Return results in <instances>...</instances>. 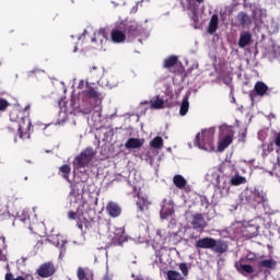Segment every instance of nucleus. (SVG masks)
<instances>
[{
    "label": "nucleus",
    "instance_id": "nucleus-10",
    "mask_svg": "<svg viewBox=\"0 0 280 280\" xmlns=\"http://www.w3.org/2000/svg\"><path fill=\"white\" fill-rule=\"evenodd\" d=\"M191 226L195 231H205L207 229V221H205L202 213H196L192 217Z\"/></svg>",
    "mask_w": 280,
    "mask_h": 280
},
{
    "label": "nucleus",
    "instance_id": "nucleus-9",
    "mask_svg": "<svg viewBox=\"0 0 280 280\" xmlns=\"http://www.w3.org/2000/svg\"><path fill=\"white\" fill-rule=\"evenodd\" d=\"M32 128V121L23 119L19 125V137L20 139H30V130Z\"/></svg>",
    "mask_w": 280,
    "mask_h": 280
},
{
    "label": "nucleus",
    "instance_id": "nucleus-32",
    "mask_svg": "<svg viewBox=\"0 0 280 280\" xmlns=\"http://www.w3.org/2000/svg\"><path fill=\"white\" fill-rule=\"evenodd\" d=\"M186 10H189L192 14V21H198V9H196V4L191 0H187Z\"/></svg>",
    "mask_w": 280,
    "mask_h": 280
},
{
    "label": "nucleus",
    "instance_id": "nucleus-46",
    "mask_svg": "<svg viewBox=\"0 0 280 280\" xmlns=\"http://www.w3.org/2000/svg\"><path fill=\"white\" fill-rule=\"evenodd\" d=\"M247 260L248 261H255V254H248L247 255Z\"/></svg>",
    "mask_w": 280,
    "mask_h": 280
},
{
    "label": "nucleus",
    "instance_id": "nucleus-23",
    "mask_svg": "<svg viewBox=\"0 0 280 280\" xmlns=\"http://www.w3.org/2000/svg\"><path fill=\"white\" fill-rule=\"evenodd\" d=\"M127 241L128 240L126 238V231H124V229H118L114 236V243L118 246H121V244Z\"/></svg>",
    "mask_w": 280,
    "mask_h": 280
},
{
    "label": "nucleus",
    "instance_id": "nucleus-24",
    "mask_svg": "<svg viewBox=\"0 0 280 280\" xmlns=\"http://www.w3.org/2000/svg\"><path fill=\"white\" fill-rule=\"evenodd\" d=\"M218 23H219L218 14H213L211 16L209 25H208L209 34H215V32H218Z\"/></svg>",
    "mask_w": 280,
    "mask_h": 280
},
{
    "label": "nucleus",
    "instance_id": "nucleus-40",
    "mask_svg": "<svg viewBox=\"0 0 280 280\" xmlns=\"http://www.w3.org/2000/svg\"><path fill=\"white\" fill-rule=\"evenodd\" d=\"M78 279H79V280H84V279H86V271H84V269H82V268H79V269H78Z\"/></svg>",
    "mask_w": 280,
    "mask_h": 280
},
{
    "label": "nucleus",
    "instance_id": "nucleus-22",
    "mask_svg": "<svg viewBox=\"0 0 280 280\" xmlns=\"http://www.w3.org/2000/svg\"><path fill=\"white\" fill-rule=\"evenodd\" d=\"M136 205L140 213H143L144 211H148V209H150L151 202L145 197H138Z\"/></svg>",
    "mask_w": 280,
    "mask_h": 280
},
{
    "label": "nucleus",
    "instance_id": "nucleus-3",
    "mask_svg": "<svg viewBox=\"0 0 280 280\" xmlns=\"http://www.w3.org/2000/svg\"><path fill=\"white\" fill-rule=\"evenodd\" d=\"M93 159H95V151L93 148L88 147L75 156L73 166L77 170H83L84 167H89Z\"/></svg>",
    "mask_w": 280,
    "mask_h": 280
},
{
    "label": "nucleus",
    "instance_id": "nucleus-56",
    "mask_svg": "<svg viewBox=\"0 0 280 280\" xmlns=\"http://www.w3.org/2000/svg\"><path fill=\"white\" fill-rule=\"evenodd\" d=\"M2 62L0 61V67H1Z\"/></svg>",
    "mask_w": 280,
    "mask_h": 280
},
{
    "label": "nucleus",
    "instance_id": "nucleus-41",
    "mask_svg": "<svg viewBox=\"0 0 280 280\" xmlns=\"http://www.w3.org/2000/svg\"><path fill=\"white\" fill-rule=\"evenodd\" d=\"M36 73H43V70H40V69H38V68H35V69H33V70H30V71L27 72V75H28V78H34V75H36Z\"/></svg>",
    "mask_w": 280,
    "mask_h": 280
},
{
    "label": "nucleus",
    "instance_id": "nucleus-21",
    "mask_svg": "<svg viewBox=\"0 0 280 280\" xmlns=\"http://www.w3.org/2000/svg\"><path fill=\"white\" fill-rule=\"evenodd\" d=\"M237 21L242 27H246V25H253V19L246 12H240L237 14Z\"/></svg>",
    "mask_w": 280,
    "mask_h": 280
},
{
    "label": "nucleus",
    "instance_id": "nucleus-8",
    "mask_svg": "<svg viewBox=\"0 0 280 280\" xmlns=\"http://www.w3.org/2000/svg\"><path fill=\"white\" fill-rule=\"evenodd\" d=\"M124 32L128 38H137V36H141V26L137 23L126 24Z\"/></svg>",
    "mask_w": 280,
    "mask_h": 280
},
{
    "label": "nucleus",
    "instance_id": "nucleus-45",
    "mask_svg": "<svg viewBox=\"0 0 280 280\" xmlns=\"http://www.w3.org/2000/svg\"><path fill=\"white\" fill-rule=\"evenodd\" d=\"M22 215H24V218L21 219L22 222L30 220V215L25 213V211L22 212Z\"/></svg>",
    "mask_w": 280,
    "mask_h": 280
},
{
    "label": "nucleus",
    "instance_id": "nucleus-47",
    "mask_svg": "<svg viewBox=\"0 0 280 280\" xmlns=\"http://www.w3.org/2000/svg\"><path fill=\"white\" fill-rule=\"evenodd\" d=\"M15 278H14V275H12V273H7L5 275V280H14Z\"/></svg>",
    "mask_w": 280,
    "mask_h": 280
},
{
    "label": "nucleus",
    "instance_id": "nucleus-49",
    "mask_svg": "<svg viewBox=\"0 0 280 280\" xmlns=\"http://www.w3.org/2000/svg\"><path fill=\"white\" fill-rule=\"evenodd\" d=\"M0 261H5V256L3 255V250L0 249Z\"/></svg>",
    "mask_w": 280,
    "mask_h": 280
},
{
    "label": "nucleus",
    "instance_id": "nucleus-42",
    "mask_svg": "<svg viewBox=\"0 0 280 280\" xmlns=\"http://www.w3.org/2000/svg\"><path fill=\"white\" fill-rule=\"evenodd\" d=\"M238 141L241 143H246V131H243L240 136H238Z\"/></svg>",
    "mask_w": 280,
    "mask_h": 280
},
{
    "label": "nucleus",
    "instance_id": "nucleus-52",
    "mask_svg": "<svg viewBox=\"0 0 280 280\" xmlns=\"http://www.w3.org/2000/svg\"><path fill=\"white\" fill-rule=\"evenodd\" d=\"M197 3H205V0H195Z\"/></svg>",
    "mask_w": 280,
    "mask_h": 280
},
{
    "label": "nucleus",
    "instance_id": "nucleus-26",
    "mask_svg": "<svg viewBox=\"0 0 280 280\" xmlns=\"http://www.w3.org/2000/svg\"><path fill=\"white\" fill-rule=\"evenodd\" d=\"M226 175H218L215 186L218 189H229V182Z\"/></svg>",
    "mask_w": 280,
    "mask_h": 280
},
{
    "label": "nucleus",
    "instance_id": "nucleus-31",
    "mask_svg": "<svg viewBox=\"0 0 280 280\" xmlns=\"http://www.w3.org/2000/svg\"><path fill=\"white\" fill-rule=\"evenodd\" d=\"M187 113H189V96H185L183 98V102L179 108V115H182V117H185Z\"/></svg>",
    "mask_w": 280,
    "mask_h": 280
},
{
    "label": "nucleus",
    "instance_id": "nucleus-29",
    "mask_svg": "<svg viewBox=\"0 0 280 280\" xmlns=\"http://www.w3.org/2000/svg\"><path fill=\"white\" fill-rule=\"evenodd\" d=\"M106 28H100L96 33H94V37H92V43H97V40H101V43H104V39H106Z\"/></svg>",
    "mask_w": 280,
    "mask_h": 280
},
{
    "label": "nucleus",
    "instance_id": "nucleus-11",
    "mask_svg": "<svg viewBox=\"0 0 280 280\" xmlns=\"http://www.w3.org/2000/svg\"><path fill=\"white\" fill-rule=\"evenodd\" d=\"M106 211L109 218H119L121 215V206L115 201H108L106 206Z\"/></svg>",
    "mask_w": 280,
    "mask_h": 280
},
{
    "label": "nucleus",
    "instance_id": "nucleus-1",
    "mask_svg": "<svg viewBox=\"0 0 280 280\" xmlns=\"http://www.w3.org/2000/svg\"><path fill=\"white\" fill-rule=\"evenodd\" d=\"M195 247L198 248H203L206 250L210 249L213 250V253H219V255H222L229 250V245L222 240H215L213 237H203L199 238L195 243Z\"/></svg>",
    "mask_w": 280,
    "mask_h": 280
},
{
    "label": "nucleus",
    "instance_id": "nucleus-5",
    "mask_svg": "<svg viewBox=\"0 0 280 280\" xmlns=\"http://www.w3.org/2000/svg\"><path fill=\"white\" fill-rule=\"evenodd\" d=\"M268 199L266 198V192L254 189L247 197L246 202L252 207H258V205H264Z\"/></svg>",
    "mask_w": 280,
    "mask_h": 280
},
{
    "label": "nucleus",
    "instance_id": "nucleus-44",
    "mask_svg": "<svg viewBox=\"0 0 280 280\" xmlns=\"http://www.w3.org/2000/svg\"><path fill=\"white\" fill-rule=\"evenodd\" d=\"M0 242H2V250H8V244H5V236H0Z\"/></svg>",
    "mask_w": 280,
    "mask_h": 280
},
{
    "label": "nucleus",
    "instance_id": "nucleus-34",
    "mask_svg": "<svg viewBox=\"0 0 280 280\" xmlns=\"http://www.w3.org/2000/svg\"><path fill=\"white\" fill-rule=\"evenodd\" d=\"M151 108L159 110L165 106V101L163 98H160L159 96L155 100L150 101Z\"/></svg>",
    "mask_w": 280,
    "mask_h": 280
},
{
    "label": "nucleus",
    "instance_id": "nucleus-28",
    "mask_svg": "<svg viewBox=\"0 0 280 280\" xmlns=\"http://www.w3.org/2000/svg\"><path fill=\"white\" fill-rule=\"evenodd\" d=\"M246 183V177L236 174L230 178V185L233 187H237L240 185H244Z\"/></svg>",
    "mask_w": 280,
    "mask_h": 280
},
{
    "label": "nucleus",
    "instance_id": "nucleus-39",
    "mask_svg": "<svg viewBox=\"0 0 280 280\" xmlns=\"http://www.w3.org/2000/svg\"><path fill=\"white\" fill-rule=\"evenodd\" d=\"M179 270L182 271L184 277H187V275H189V269L187 268V264L185 262L179 264Z\"/></svg>",
    "mask_w": 280,
    "mask_h": 280
},
{
    "label": "nucleus",
    "instance_id": "nucleus-27",
    "mask_svg": "<svg viewBox=\"0 0 280 280\" xmlns=\"http://www.w3.org/2000/svg\"><path fill=\"white\" fill-rule=\"evenodd\" d=\"M59 175L65 178V180H68L70 183L69 176H71V166L69 164H63L59 167Z\"/></svg>",
    "mask_w": 280,
    "mask_h": 280
},
{
    "label": "nucleus",
    "instance_id": "nucleus-17",
    "mask_svg": "<svg viewBox=\"0 0 280 280\" xmlns=\"http://www.w3.org/2000/svg\"><path fill=\"white\" fill-rule=\"evenodd\" d=\"M254 91L256 95H258L259 97H264L265 95H268V91H270V89L266 83H264V81H258L254 85Z\"/></svg>",
    "mask_w": 280,
    "mask_h": 280
},
{
    "label": "nucleus",
    "instance_id": "nucleus-53",
    "mask_svg": "<svg viewBox=\"0 0 280 280\" xmlns=\"http://www.w3.org/2000/svg\"><path fill=\"white\" fill-rule=\"evenodd\" d=\"M96 69H97V67L93 66V67L91 68V71H96Z\"/></svg>",
    "mask_w": 280,
    "mask_h": 280
},
{
    "label": "nucleus",
    "instance_id": "nucleus-30",
    "mask_svg": "<svg viewBox=\"0 0 280 280\" xmlns=\"http://www.w3.org/2000/svg\"><path fill=\"white\" fill-rule=\"evenodd\" d=\"M177 62H178V57L172 55L164 60L163 67L164 69H172V67H176Z\"/></svg>",
    "mask_w": 280,
    "mask_h": 280
},
{
    "label": "nucleus",
    "instance_id": "nucleus-16",
    "mask_svg": "<svg viewBox=\"0 0 280 280\" xmlns=\"http://www.w3.org/2000/svg\"><path fill=\"white\" fill-rule=\"evenodd\" d=\"M235 268L240 275L246 277V275H253L255 272V268L252 265H244L242 260L235 264Z\"/></svg>",
    "mask_w": 280,
    "mask_h": 280
},
{
    "label": "nucleus",
    "instance_id": "nucleus-13",
    "mask_svg": "<svg viewBox=\"0 0 280 280\" xmlns=\"http://www.w3.org/2000/svg\"><path fill=\"white\" fill-rule=\"evenodd\" d=\"M252 40H253V34H250V32L245 31L241 33L237 45L241 49H246V47L250 45Z\"/></svg>",
    "mask_w": 280,
    "mask_h": 280
},
{
    "label": "nucleus",
    "instance_id": "nucleus-12",
    "mask_svg": "<svg viewBox=\"0 0 280 280\" xmlns=\"http://www.w3.org/2000/svg\"><path fill=\"white\" fill-rule=\"evenodd\" d=\"M242 233L247 240H253L259 235V225L248 224L243 228Z\"/></svg>",
    "mask_w": 280,
    "mask_h": 280
},
{
    "label": "nucleus",
    "instance_id": "nucleus-4",
    "mask_svg": "<svg viewBox=\"0 0 280 280\" xmlns=\"http://www.w3.org/2000/svg\"><path fill=\"white\" fill-rule=\"evenodd\" d=\"M93 110V106L91 104L81 105L80 102L72 97L66 107V113H70V115H91Z\"/></svg>",
    "mask_w": 280,
    "mask_h": 280
},
{
    "label": "nucleus",
    "instance_id": "nucleus-33",
    "mask_svg": "<svg viewBox=\"0 0 280 280\" xmlns=\"http://www.w3.org/2000/svg\"><path fill=\"white\" fill-rule=\"evenodd\" d=\"M150 147L154 150H161L163 148V138L161 136H156L150 141Z\"/></svg>",
    "mask_w": 280,
    "mask_h": 280
},
{
    "label": "nucleus",
    "instance_id": "nucleus-55",
    "mask_svg": "<svg viewBox=\"0 0 280 280\" xmlns=\"http://www.w3.org/2000/svg\"><path fill=\"white\" fill-rule=\"evenodd\" d=\"M83 34H86V30H84Z\"/></svg>",
    "mask_w": 280,
    "mask_h": 280
},
{
    "label": "nucleus",
    "instance_id": "nucleus-50",
    "mask_svg": "<svg viewBox=\"0 0 280 280\" xmlns=\"http://www.w3.org/2000/svg\"><path fill=\"white\" fill-rule=\"evenodd\" d=\"M102 280H112V279H110V276H109L108 273H106V275L103 277Z\"/></svg>",
    "mask_w": 280,
    "mask_h": 280
},
{
    "label": "nucleus",
    "instance_id": "nucleus-15",
    "mask_svg": "<svg viewBox=\"0 0 280 280\" xmlns=\"http://www.w3.org/2000/svg\"><path fill=\"white\" fill-rule=\"evenodd\" d=\"M77 226L80 231H89L93 229V223L84 217V214L79 215L77 220Z\"/></svg>",
    "mask_w": 280,
    "mask_h": 280
},
{
    "label": "nucleus",
    "instance_id": "nucleus-2",
    "mask_svg": "<svg viewBox=\"0 0 280 280\" xmlns=\"http://www.w3.org/2000/svg\"><path fill=\"white\" fill-rule=\"evenodd\" d=\"M213 137H215V128L205 129L201 133H197L196 143L198 148L206 150V152H215Z\"/></svg>",
    "mask_w": 280,
    "mask_h": 280
},
{
    "label": "nucleus",
    "instance_id": "nucleus-51",
    "mask_svg": "<svg viewBox=\"0 0 280 280\" xmlns=\"http://www.w3.org/2000/svg\"><path fill=\"white\" fill-rule=\"evenodd\" d=\"M21 261H22V264L25 266V261H27V257H22V258H21Z\"/></svg>",
    "mask_w": 280,
    "mask_h": 280
},
{
    "label": "nucleus",
    "instance_id": "nucleus-19",
    "mask_svg": "<svg viewBox=\"0 0 280 280\" xmlns=\"http://www.w3.org/2000/svg\"><path fill=\"white\" fill-rule=\"evenodd\" d=\"M110 38L113 43H124L126 40V32L114 28L110 33Z\"/></svg>",
    "mask_w": 280,
    "mask_h": 280
},
{
    "label": "nucleus",
    "instance_id": "nucleus-38",
    "mask_svg": "<svg viewBox=\"0 0 280 280\" xmlns=\"http://www.w3.org/2000/svg\"><path fill=\"white\" fill-rule=\"evenodd\" d=\"M8 108H10V102H8V100L5 98L0 97V114L5 113Z\"/></svg>",
    "mask_w": 280,
    "mask_h": 280
},
{
    "label": "nucleus",
    "instance_id": "nucleus-48",
    "mask_svg": "<svg viewBox=\"0 0 280 280\" xmlns=\"http://www.w3.org/2000/svg\"><path fill=\"white\" fill-rule=\"evenodd\" d=\"M267 150H268V152H272V150H275L272 142L268 144Z\"/></svg>",
    "mask_w": 280,
    "mask_h": 280
},
{
    "label": "nucleus",
    "instance_id": "nucleus-54",
    "mask_svg": "<svg viewBox=\"0 0 280 280\" xmlns=\"http://www.w3.org/2000/svg\"><path fill=\"white\" fill-rule=\"evenodd\" d=\"M74 51H78V47H74Z\"/></svg>",
    "mask_w": 280,
    "mask_h": 280
},
{
    "label": "nucleus",
    "instance_id": "nucleus-35",
    "mask_svg": "<svg viewBox=\"0 0 280 280\" xmlns=\"http://www.w3.org/2000/svg\"><path fill=\"white\" fill-rule=\"evenodd\" d=\"M266 14L265 9H255L252 11L253 21H261V18Z\"/></svg>",
    "mask_w": 280,
    "mask_h": 280
},
{
    "label": "nucleus",
    "instance_id": "nucleus-6",
    "mask_svg": "<svg viewBox=\"0 0 280 280\" xmlns=\"http://www.w3.org/2000/svg\"><path fill=\"white\" fill-rule=\"evenodd\" d=\"M36 275L42 279H49V277L56 275V265L51 261L44 262L36 270Z\"/></svg>",
    "mask_w": 280,
    "mask_h": 280
},
{
    "label": "nucleus",
    "instance_id": "nucleus-25",
    "mask_svg": "<svg viewBox=\"0 0 280 280\" xmlns=\"http://www.w3.org/2000/svg\"><path fill=\"white\" fill-rule=\"evenodd\" d=\"M173 184L177 189H185L187 187V179L183 175H175L173 177Z\"/></svg>",
    "mask_w": 280,
    "mask_h": 280
},
{
    "label": "nucleus",
    "instance_id": "nucleus-7",
    "mask_svg": "<svg viewBox=\"0 0 280 280\" xmlns=\"http://www.w3.org/2000/svg\"><path fill=\"white\" fill-rule=\"evenodd\" d=\"M81 96L85 97L86 100L102 101V93H100V91H97V88H94L93 85H90L89 83H86V89L83 92H81Z\"/></svg>",
    "mask_w": 280,
    "mask_h": 280
},
{
    "label": "nucleus",
    "instance_id": "nucleus-43",
    "mask_svg": "<svg viewBox=\"0 0 280 280\" xmlns=\"http://www.w3.org/2000/svg\"><path fill=\"white\" fill-rule=\"evenodd\" d=\"M200 200H201V205L203 207H206V209H208L209 208V199H207V197H201Z\"/></svg>",
    "mask_w": 280,
    "mask_h": 280
},
{
    "label": "nucleus",
    "instance_id": "nucleus-14",
    "mask_svg": "<svg viewBox=\"0 0 280 280\" xmlns=\"http://www.w3.org/2000/svg\"><path fill=\"white\" fill-rule=\"evenodd\" d=\"M84 209H89V202L82 201V203L77 208V211L70 210L68 212V218L70 220H77L80 218V215H83Z\"/></svg>",
    "mask_w": 280,
    "mask_h": 280
},
{
    "label": "nucleus",
    "instance_id": "nucleus-20",
    "mask_svg": "<svg viewBox=\"0 0 280 280\" xmlns=\"http://www.w3.org/2000/svg\"><path fill=\"white\" fill-rule=\"evenodd\" d=\"M143 145V141H141L139 138H129L127 142L125 143V148L127 150H137Z\"/></svg>",
    "mask_w": 280,
    "mask_h": 280
},
{
    "label": "nucleus",
    "instance_id": "nucleus-37",
    "mask_svg": "<svg viewBox=\"0 0 280 280\" xmlns=\"http://www.w3.org/2000/svg\"><path fill=\"white\" fill-rule=\"evenodd\" d=\"M174 215V208L172 207H163L162 210H161V218H163L164 220L166 218H170Z\"/></svg>",
    "mask_w": 280,
    "mask_h": 280
},
{
    "label": "nucleus",
    "instance_id": "nucleus-18",
    "mask_svg": "<svg viewBox=\"0 0 280 280\" xmlns=\"http://www.w3.org/2000/svg\"><path fill=\"white\" fill-rule=\"evenodd\" d=\"M233 143V135H225L218 144V152H224Z\"/></svg>",
    "mask_w": 280,
    "mask_h": 280
},
{
    "label": "nucleus",
    "instance_id": "nucleus-36",
    "mask_svg": "<svg viewBox=\"0 0 280 280\" xmlns=\"http://www.w3.org/2000/svg\"><path fill=\"white\" fill-rule=\"evenodd\" d=\"M259 268H276L277 266V261L272 260V259H266V260H261L260 262H258Z\"/></svg>",
    "mask_w": 280,
    "mask_h": 280
}]
</instances>
